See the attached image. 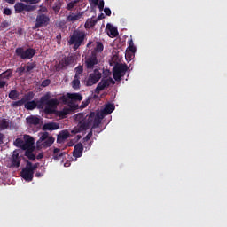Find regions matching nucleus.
<instances>
[{
    "mask_svg": "<svg viewBox=\"0 0 227 227\" xmlns=\"http://www.w3.org/2000/svg\"><path fill=\"white\" fill-rule=\"evenodd\" d=\"M79 3H81V0H74L69 2L67 4V10H68L69 12H72V10H74V7L75 6V4H79Z\"/></svg>",
    "mask_w": 227,
    "mask_h": 227,
    "instance_id": "nucleus-37",
    "label": "nucleus"
},
{
    "mask_svg": "<svg viewBox=\"0 0 227 227\" xmlns=\"http://www.w3.org/2000/svg\"><path fill=\"white\" fill-rule=\"evenodd\" d=\"M106 27L110 31L109 35L112 36V38H116V36H118V28L109 24H107Z\"/></svg>",
    "mask_w": 227,
    "mask_h": 227,
    "instance_id": "nucleus-26",
    "label": "nucleus"
},
{
    "mask_svg": "<svg viewBox=\"0 0 227 227\" xmlns=\"http://www.w3.org/2000/svg\"><path fill=\"white\" fill-rule=\"evenodd\" d=\"M61 150L59 148H55L53 150V159L55 160H59V159L62 158L65 153H59Z\"/></svg>",
    "mask_w": 227,
    "mask_h": 227,
    "instance_id": "nucleus-35",
    "label": "nucleus"
},
{
    "mask_svg": "<svg viewBox=\"0 0 227 227\" xmlns=\"http://www.w3.org/2000/svg\"><path fill=\"white\" fill-rule=\"evenodd\" d=\"M9 4H15V0H6Z\"/></svg>",
    "mask_w": 227,
    "mask_h": 227,
    "instance_id": "nucleus-54",
    "label": "nucleus"
},
{
    "mask_svg": "<svg viewBox=\"0 0 227 227\" xmlns=\"http://www.w3.org/2000/svg\"><path fill=\"white\" fill-rule=\"evenodd\" d=\"M27 151L25 152V157H27V159H29V160H36V155H35V153H33L32 151H30L29 149H26Z\"/></svg>",
    "mask_w": 227,
    "mask_h": 227,
    "instance_id": "nucleus-38",
    "label": "nucleus"
},
{
    "mask_svg": "<svg viewBox=\"0 0 227 227\" xmlns=\"http://www.w3.org/2000/svg\"><path fill=\"white\" fill-rule=\"evenodd\" d=\"M49 84H51V80H49V79H46V80H44V81L42 82V86H43V88H47V86H49Z\"/></svg>",
    "mask_w": 227,
    "mask_h": 227,
    "instance_id": "nucleus-48",
    "label": "nucleus"
},
{
    "mask_svg": "<svg viewBox=\"0 0 227 227\" xmlns=\"http://www.w3.org/2000/svg\"><path fill=\"white\" fill-rule=\"evenodd\" d=\"M111 84H116V82H114L113 78H103L95 89L96 93H100V91H104V90H106V88H109Z\"/></svg>",
    "mask_w": 227,
    "mask_h": 227,
    "instance_id": "nucleus-12",
    "label": "nucleus"
},
{
    "mask_svg": "<svg viewBox=\"0 0 227 227\" xmlns=\"http://www.w3.org/2000/svg\"><path fill=\"white\" fill-rule=\"evenodd\" d=\"M52 10L55 13V15H58V13H59V10H61V0H57L53 6H52Z\"/></svg>",
    "mask_w": 227,
    "mask_h": 227,
    "instance_id": "nucleus-34",
    "label": "nucleus"
},
{
    "mask_svg": "<svg viewBox=\"0 0 227 227\" xmlns=\"http://www.w3.org/2000/svg\"><path fill=\"white\" fill-rule=\"evenodd\" d=\"M35 176V178H42V176H43V174H42L40 172H36Z\"/></svg>",
    "mask_w": 227,
    "mask_h": 227,
    "instance_id": "nucleus-51",
    "label": "nucleus"
},
{
    "mask_svg": "<svg viewBox=\"0 0 227 227\" xmlns=\"http://www.w3.org/2000/svg\"><path fill=\"white\" fill-rule=\"evenodd\" d=\"M128 51H129V52H132V54L136 53V46L134 45V41L130 39L129 41H128Z\"/></svg>",
    "mask_w": 227,
    "mask_h": 227,
    "instance_id": "nucleus-40",
    "label": "nucleus"
},
{
    "mask_svg": "<svg viewBox=\"0 0 227 227\" xmlns=\"http://www.w3.org/2000/svg\"><path fill=\"white\" fill-rule=\"evenodd\" d=\"M22 159L17 151L13 152V154L11 157V168H20V162Z\"/></svg>",
    "mask_w": 227,
    "mask_h": 227,
    "instance_id": "nucleus-15",
    "label": "nucleus"
},
{
    "mask_svg": "<svg viewBox=\"0 0 227 227\" xmlns=\"http://www.w3.org/2000/svg\"><path fill=\"white\" fill-rule=\"evenodd\" d=\"M14 146L24 150V140H22V138H16V140L14 141Z\"/></svg>",
    "mask_w": 227,
    "mask_h": 227,
    "instance_id": "nucleus-39",
    "label": "nucleus"
},
{
    "mask_svg": "<svg viewBox=\"0 0 227 227\" xmlns=\"http://www.w3.org/2000/svg\"><path fill=\"white\" fill-rule=\"evenodd\" d=\"M90 100H91V98H88V99H87L86 101H82V107H88V106H89Z\"/></svg>",
    "mask_w": 227,
    "mask_h": 227,
    "instance_id": "nucleus-47",
    "label": "nucleus"
},
{
    "mask_svg": "<svg viewBox=\"0 0 227 227\" xmlns=\"http://www.w3.org/2000/svg\"><path fill=\"white\" fill-rule=\"evenodd\" d=\"M59 104V102H58V99L56 98L50 99L46 104V106L44 108V113L46 114H54V113H56V110L54 109H56Z\"/></svg>",
    "mask_w": 227,
    "mask_h": 227,
    "instance_id": "nucleus-14",
    "label": "nucleus"
},
{
    "mask_svg": "<svg viewBox=\"0 0 227 227\" xmlns=\"http://www.w3.org/2000/svg\"><path fill=\"white\" fill-rule=\"evenodd\" d=\"M38 166H40V163H35V164L31 163V165L28 166V168H30L32 171L35 173V171L38 169Z\"/></svg>",
    "mask_w": 227,
    "mask_h": 227,
    "instance_id": "nucleus-46",
    "label": "nucleus"
},
{
    "mask_svg": "<svg viewBox=\"0 0 227 227\" xmlns=\"http://www.w3.org/2000/svg\"><path fill=\"white\" fill-rule=\"evenodd\" d=\"M38 8L37 5L26 4L22 2H18L14 5L16 13H22L24 12H35Z\"/></svg>",
    "mask_w": 227,
    "mask_h": 227,
    "instance_id": "nucleus-7",
    "label": "nucleus"
},
{
    "mask_svg": "<svg viewBox=\"0 0 227 227\" xmlns=\"http://www.w3.org/2000/svg\"><path fill=\"white\" fill-rule=\"evenodd\" d=\"M24 107L27 111H33V110L36 109V107L38 109V101L36 102L33 99L28 100V101L25 102Z\"/></svg>",
    "mask_w": 227,
    "mask_h": 227,
    "instance_id": "nucleus-22",
    "label": "nucleus"
},
{
    "mask_svg": "<svg viewBox=\"0 0 227 227\" xmlns=\"http://www.w3.org/2000/svg\"><path fill=\"white\" fill-rule=\"evenodd\" d=\"M86 39V32L82 30H74L73 35H70L68 43L69 45H74V51H77L82 43H84V40Z\"/></svg>",
    "mask_w": 227,
    "mask_h": 227,
    "instance_id": "nucleus-2",
    "label": "nucleus"
},
{
    "mask_svg": "<svg viewBox=\"0 0 227 227\" xmlns=\"http://www.w3.org/2000/svg\"><path fill=\"white\" fill-rule=\"evenodd\" d=\"M43 157V155H39V158L42 159Z\"/></svg>",
    "mask_w": 227,
    "mask_h": 227,
    "instance_id": "nucleus-61",
    "label": "nucleus"
},
{
    "mask_svg": "<svg viewBox=\"0 0 227 227\" xmlns=\"http://www.w3.org/2000/svg\"><path fill=\"white\" fill-rule=\"evenodd\" d=\"M4 137V135L3 133H0V145L3 143V138Z\"/></svg>",
    "mask_w": 227,
    "mask_h": 227,
    "instance_id": "nucleus-55",
    "label": "nucleus"
},
{
    "mask_svg": "<svg viewBox=\"0 0 227 227\" xmlns=\"http://www.w3.org/2000/svg\"><path fill=\"white\" fill-rule=\"evenodd\" d=\"M68 137H70V132H68V130L67 129H64L60 131L59 134L58 135L57 143H59V145H61L65 143V140L68 139Z\"/></svg>",
    "mask_w": 227,
    "mask_h": 227,
    "instance_id": "nucleus-19",
    "label": "nucleus"
},
{
    "mask_svg": "<svg viewBox=\"0 0 227 227\" xmlns=\"http://www.w3.org/2000/svg\"><path fill=\"white\" fill-rule=\"evenodd\" d=\"M98 55L95 52H91L87 58H85V67L87 70H93L97 65L99 63Z\"/></svg>",
    "mask_w": 227,
    "mask_h": 227,
    "instance_id": "nucleus-8",
    "label": "nucleus"
},
{
    "mask_svg": "<svg viewBox=\"0 0 227 227\" xmlns=\"http://www.w3.org/2000/svg\"><path fill=\"white\" fill-rule=\"evenodd\" d=\"M58 129H59V124H58V122H48L45 123L43 126V130H58Z\"/></svg>",
    "mask_w": 227,
    "mask_h": 227,
    "instance_id": "nucleus-23",
    "label": "nucleus"
},
{
    "mask_svg": "<svg viewBox=\"0 0 227 227\" xmlns=\"http://www.w3.org/2000/svg\"><path fill=\"white\" fill-rule=\"evenodd\" d=\"M74 120L78 122V125L71 132L72 134H79V132L88 130L90 127H92V129L99 127L100 123H102V115L95 112H90L87 115L86 114L80 113L74 115Z\"/></svg>",
    "mask_w": 227,
    "mask_h": 227,
    "instance_id": "nucleus-1",
    "label": "nucleus"
},
{
    "mask_svg": "<svg viewBox=\"0 0 227 227\" xmlns=\"http://www.w3.org/2000/svg\"><path fill=\"white\" fill-rule=\"evenodd\" d=\"M75 75L74 77H81V74H82V72H84V67H82V66H78L75 67Z\"/></svg>",
    "mask_w": 227,
    "mask_h": 227,
    "instance_id": "nucleus-42",
    "label": "nucleus"
},
{
    "mask_svg": "<svg viewBox=\"0 0 227 227\" xmlns=\"http://www.w3.org/2000/svg\"><path fill=\"white\" fill-rule=\"evenodd\" d=\"M129 70V66L127 64H115L113 68V76L114 81L120 82L122 77H125L127 71Z\"/></svg>",
    "mask_w": 227,
    "mask_h": 227,
    "instance_id": "nucleus-3",
    "label": "nucleus"
},
{
    "mask_svg": "<svg viewBox=\"0 0 227 227\" xmlns=\"http://www.w3.org/2000/svg\"><path fill=\"white\" fill-rule=\"evenodd\" d=\"M72 63H74V58L65 57L59 63V68L63 69V68H65V67H68L69 65H72Z\"/></svg>",
    "mask_w": 227,
    "mask_h": 227,
    "instance_id": "nucleus-21",
    "label": "nucleus"
},
{
    "mask_svg": "<svg viewBox=\"0 0 227 227\" xmlns=\"http://www.w3.org/2000/svg\"><path fill=\"white\" fill-rule=\"evenodd\" d=\"M31 161L27 160L26 167L22 168L20 176L23 178L26 182H33V178L35 177V172L33 169L30 168Z\"/></svg>",
    "mask_w": 227,
    "mask_h": 227,
    "instance_id": "nucleus-6",
    "label": "nucleus"
},
{
    "mask_svg": "<svg viewBox=\"0 0 227 227\" xmlns=\"http://www.w3.org/2000/svg\"><path fill=\"white\" fill-rule=\"evenodd\" d=\"M91 137H93V131H90L86 137L83 138L84 143H88V141H90V139H91Z\"/></svg>",
    "mask_w": 227,
    "mask_h": 227,
    "instance_id": "nucleus-45",
    "label": "nucleus"
},
{
    "mask_svg": "<svg viewBox=\"0 0 227 227\" xmlns=\"http://www.w3.org/2000/svg\"><path fill=\"white\" fill-rule=\"evenodd\" d=\"M27 123H28V125H40V118L30 115L27 118Z\"/></svg>",
    "mask_w": 227,
    "mask_h": 227,
    "instance_id": "nucleus-25",
    "label": "nucleus"
},
{
    "mask_svg": "<svg viewBox=\"0 0 227 227\" xmlns=\"http://www.w3.org/2000/svg\"><path fill=\"white\" fill-rule=\"evenodd\" d=\"M63 100H64V102H67V98L64 97V98H63Z\"/></svg>",
    "mask_w": 227,
    "mask_h": 227,
    "instance_id": "nucleus-60",
    "label": "nucleus"
},
{
    "mask_svg": "<svg viewBox=\"0 0 227 227\" xmlns=\"http://www.w3.org/2000/svg\"><path fill=\"white\" fill-rule=\"evenodd\" d=\"M21 3H26L27 4H38L42 0H20Z\"/></svg>",
    "mask_w": 227,
    "mask_h": 227,
    "instance_id": "nucleus-43",
    "label": "nucleus"
},
{
    "mask_svg": "<svg viewBox=\"0 0 227 227\" xmlns=\"http://www.w3.org/2000/svg\"><path fill=\"white\" fill-rule=\"evenodd\" d=\"M9 98H11V100H15L16 98H19V92L17 91V90H12L9 92Z\"/></svg>",
    "mask_w": 227,
    "mask_h": 227,
    "instance_id": "nucleus-41",
    "label": "nucleus"
},
{
    "mask_svg": "<svg viewBox=\"0 0 227 227\" xmlns=\"http://www.w3.org/2000/svg\"><path fill=\"white\" fill-rule=\"evenodd\" d=\"M54 114L59 118H67V114H70V109L63 108V110L55 111Z\"/></svg>",
    "mask_w": 227,
    "mask_h": 227,
    "instance_id": "nucleus-27",
    "label": "nucleus"
},
{
    "mask_svg": "<svg viewBox=\"0 0 227 227\" xmlns=\"http://www.w3.org/2000/svg\"><path fill=\"white\" fill-rule=\"evenodd\" d=\"M15 54L20 59H33L35 54H36V50L33 48L24 49V47H18L15 50Z\"/></svg>",
    "mask_w": 227,
    "mask_h": 227,
    "instance_id": "nucleus-4",
    "label": "nucleus"
},
{
    "mask_svg": "<svg viewBox=\"0 0 227 227\" xmlns=\"http://www.w3.org/2000/svg\"><path fill=\"white\" fill-rule=\"evenodd\" d=\"M89 147H90V148H91V143H90V144H89Z\"/></svg>",
    "mask_w": 227,
    "mask_h": 227,
    "instance_id": "nucleus-62",
    "label": "nucleus"
},
{
    "mask_svg": "<svg viewBox=\"0 0 227 227\" xmlns=\"http://www.w3.org/2000/svg\"><path fill=\"white\" fill-rule=\"evenodd\" d=\"M104 10V12L106 13V15H107V17H111V9L109 7H106Z\"/></svg>",
    "mask_w": 227,
    "mask_h": 227,
    "instance_id": "nucleus-49",
    "label": "nucleus"
},
{
    "mask_svg": "<svg viewBox=\"0 0 227 227\" xmlns=\"http://www.w3.org/2000/svg\"><path fill=\"white\" fill-rule=\"evenodd\" d=\"M82 152H84V146L82 144L78 143L74 147L73 156L79 159V157H82Z\"/></svg>",
    "mask_w": 227,
    "mask_h": 227,
    "instance_id": "nucleus-18",
    "label": "nucleus"
},
{
    "mask_svg": "<svg viewBox=\"0 0 227 227\" xmlns=\"http://www.w3.org/2000/svg\"><path fill=\"white\" fill-rule=\"evenodd\" d=\"M115 106L113 104H108L105 106L104 110H103V114H111V113H113V111H114Z\"/></svg>",
    "mask_w": 227,
    "mask_h": 227,
    "instance_id": "nucleus-33",
    "label": "nucleus"
},
{
    "mask_svg": "<svg viewBox=\"0 0 227 227\" xmlns=\"http://www.w3.org/2000/svg\"><path fill=\"white\" fill-rule=\"evenodd\" d=\"M58 43H61V34L56 36Z\"/></svg>",
    "mask_w": 227,
    "mask_h": 227,
    "instance_id": "nucleus-52",
    "label": "nucleus"
},
{
    "mask_svg": "<svg viewBox=\"0 0 227 227\" xmlns=\"http://www.w3.org/2000/svg\"><path fill=\"white\" fill-rule=\"evenodd\" d=\"M104 51V44L102 42H97L95 49L91 51L94 52L96 56H98L99 52H103Z\"/></svg>",
    "mask_w": 227,
    "mask_h": 227,
    "instance_id": "nucleus-29",
    "label": "nucleus"
},
{
    "mask_svg": "<svg viewBox=\"0 0 227 227\" xmlns=\"http://www.w3.org/2000/svg\"><path fill=\"white\" fill-rule=\"evenodd\" d=\"M51 22V18L45 14H38L35 18V25L32 27L35 31L40 27H47Z\"/></svg>",
    "mask_w": 227,
    "mask_h": 227,
    "instance_id": "nucleus-5",
    "label": "nucleus"
},
{
    "mask_svg": "<svg viewBox=\"0 0 227 227\" xmlns=\"http://www.w3.org/2000/svg\"><path fill=\"white\" fill-rule=\"evenodd\" d=\"M10 26V24L6 21L2 23V27H8Z\"/></svg>",
    "mask_w": 227,
    "mask_h": 227,
    "instance_id": "nucleus-53",
    "label": "nucleus"
},
{
    "mask_svg": "<svg viewBox=\"0 0 227 227\" xmlns=\"http://www.w3.org/2000/svg\"><path fill=\"white\" fill-rule=\"evenodd\" d=\"M12 75H13V69H7L0 74V90L8 86V81L12 79Z\"/></svg>",
    "mask_w": 227,
    "mask_h": 227,
    "instance_id": "nucleus-10",
    "label": "nucleus"
},
{
    "mask_svg": "<svg viewBox=\"0 0 227 227\" xmlns=\"http://www.w3.org/2000/svg\"><path fill=\"white\" fill-rule=\"evenodd\" d=\"M23 150H29L33 145H35V138L30 135H25L24 137Z\"/></svg>",
    "mask_w": 227,
    "mask_h": 227,
    "instance_id": "nucleus-16",
    "label": "nucleus"
},
{
    "mask_svg": "<svg viewBox=\"0 0 227 227\" xmlns=\"http://www.w3.org/2000/svg\"><path fill=\"white\" fill-rule=\"evenodd\" d=\"M90 8L98 7L99 12H104V0H89Z\"/></svg>",
    "mask_w": 227,
    "mask_h": 227,
    "instance_id": "nucleus-20",
    "label": "nucleus"
},
{
    "mask_svg": "<svg viewBox=\"0 0 227 227\" xmlns=\"http://www.w3.org/2000/svg\"><path fill=\"white\" fill-rule=\"evenodd\" d=\"M50 1V3H52V1H54V0H49Z\"/></svg>",
    "mask_w": 227,
    "mask_h": 227,
    "instance_id": "nucleus-63",
    "label": "nucleus"
},
{
    "mask_svg": "<svg viewBox=\"0 0 227 227\" xmlns=\"http://www.w3.org/2000/svg\"><path fill=\"white\" fill-rule=\"evenodd\" d=\"M3 13L4 15H12V10L10 8H4Z\"/></svg>",
    "mask_w": 227,
    "mask_h": 227,
    "instance_id": "nucleus-50",
    "label": "nucleus"
},
{
    "mask_svg": "<svg viewBox=\"0 0 227 227\" xmlns=\"http://www.w3.org/2000/svg\"><path fill=\"white\" fill-rule=\"evenodd\" d=\"M72 87L74 90L81 89V76H74V80L72 81Z\"/></svg>",
    "mask_w": 227,
    "mask_h": 227,
    "instance_id": "nucleus-30",
    "label": "nucleus"
},
{
    "mask_svg": "<svg viewBox=\"0 0 227 227\" xmlns=\"http://www.w3.org/2000/svg\"><path fill=\"white\" fill-rule=\"evenodd\" d=\"M91 43H93L92 41H89V43H87V47H90V45H91Z\"/></svg>",
    "mask_w": 227,
    "mask_h": 227,
    "instance_id": "nucleus-58",
    "label": "nucleus"
},
{
    "mask_svg": "<svg viewBox=\"0 0 227 227\" xmlns=\"http://www.w3.org/2000/svg\"><path fill=\"white\" fill-rule=\"evenodd\" d=\"M50 100H51V92H47L45 95L41 97L39 101H37L38 109H43V106H47Z\"/></svg>",
    "mask_w": 227,
    "mask_h": 227,
    "instance_id": "nucleus-17",
    "label": "nucleus"
},
{
    "mask_svg": "<svg viewBox=\"0 0 227 227\" xmlns=\"http://www.w3.org/2000/svg\"><path fill=\"white\" fill-rule=\"evenodd\" d=\"M67 97L69 100H72V102H81V100H82V95H81V93H67Z\"/></svg>",
    "mask_w": 227,
    "mask_h": 227,
    "instance_id": "nucleus-24",
    "label": "nucleus"
},
{
    "mask_svg": "<svg viewBox=\"0 0 227 227\" xmlns=\"http://www.w3.org/2000/svg\"><path fill=\"white\" fill-rule=\"evenodd\" d=\"M33 98H35V92L29 91L25 94L21 99L12 102V107H20L24 106L25 102H29V100H33Z\"/></svg>",
    "mask_w": 227,
    "mask_h": 227,
    "instance_id": "nucleus-13",
    "label": "nucleus"
},
{
    "mask_svg": "<svg viewBox=\"0 0 227 227\" xmlns=\"http://www.w3.org/2000/svg\"><path fill=\"white\" fill-rule=\"evenodd\" d=\"M10 127V121L6 119L0 120V130H6Z\"/></svg>",
    "mask_w": 227,
    "mask_h": 227,
    "instance_id": "nucleus-36",
    "label": "nucleus"
},
{
    "mask_svg": "<svg viewBox=\"0 0 227 227\" xmlns=\"http://www.w3.org/2000/svg\"><path fill=\"white\" fill-rule=\"evenodd\" d=\"M40 141L43 142L42 145L43 148H49L54 145L55 139L53 137H49V132H43L42 133L38 143H40Z\"/></svg>",
    "mask_w": 227,
    "mask_h": 227,
    "instance_id": "nucleus-11",
    "label": "nucleus"
},
{
    "mask_svg": "<svg viewBox=\"0 0 227 227\" xmlns=\"http://www.w3.org/2000/svg\"><path fill=\"white\" fill-rule=\"evenodd\" d=\"M81 17H82V14H81V12H79L77 14L71 13L70 15L67 16V22H75L76 20H79V19H81Z\"/></svg>",
    "mask_w": 227,
    "mask_h": 227,
    "instance_id": "nucleus-28",
    "label": "nucleus"
},
{
    "mask_svg": "<svg viewBox=\"0 0 227 227\" xmlns=\"http://www.w3.org/2000/svg\"><path fill=\"white\" fill-rule=\"evenodd\" d=\"M102 79V73L98 69H95L93 73L90 74L87 81L85 82V86H93L97 84Z\"/></svg>",
    "mask_w": 227,
    "mask_h": 227,
    "instance_id": "nucleus-9",
    "label": "nucleus"
},
{
    "mask_svg": "<svg viewBox=\"0 0 227 227\" xmlns=\"http://www.w3.org/2000/svg\"><path fill=\"white\" fill-rule=\"evenodd\" d=\"M97 20H88L84 25L85 29H91V27H95V26H97Z\"/></svg>",
    "mask_w": 227,
    "mask_h": 227,
    "instance_id": "nucleus-31",
    "label": "nucleus"
},
{
    "mask_svg": "<svg viewBox=\"0 0 227 227\" xmlns=\"http://www.w3.org/2000/svg\"><path fill=\"white\" fill-rule=\"evenodd\" d=\"M17 34L18 35H22V28H19Z\"/></svg>",
    "mask_w": 227,
    "mask_h": 227,
    "instance_id": "nucleus-57",
    "label": "nucleus"
},
{
    "mask_svg": "<svg viewBox=\"0 0 227 227\" xmlns=\"http://www.w3.org/2000/svg\"><path fill=\"white\" fill-rule=\"evenodd\" d=\"M35 68H36V62H27V66H25L26 74L31 73Z\"/></svg>",
    "mask_w": 227,
    "mask_h": 227,
    "instance_id": "nucleus-32",
    "label": "nucleus"
},
{
    "mask_svg": "<svg viewBox=\"0 0 227 227\" xmlns=\"http://www.w3.org/2000/svg\"><path fill=\"white\" fill-rule=\"evenodd\" d=\"M43 12H47V8H46V7H43Z\"/></svg>",
    "mask_w": 227,
    "mask_h": 227,
    "instance_id": "nucleus-59",
    "label": "nucleus"
},
{
    "mask_svg": "<svg viewBox=\"0 0 227 227\" xmlns=\"http://www.w3.org/2000/svg\"><path fill=\"white\" fill-rule=\"evenodd\" d=\"M16 72L19 74L20 76L23 75L24 72H26V67H20L16 69Z\"/></svg>",
    "mask_w": 227,
    "mask_h": 227,
    "instance_id": "nucleus-44",
    "label": "nucleus"
},
{
    "mask_svg": "<svg viewBox=\"0 0 227 227\" xmlns=\"http://www.w3.org/2000/svg\"><path fill=\"white\" fill-rule=\"evenodd\" d=\"M105 17H104V13H101L98 17V20H102V19H104Z\"/></svg>",
    "mask_w": 227,
    "mask_h": 227,
    "instance_id": "nucleus-56",
    "label": "nucleus"
}]
</instances>
